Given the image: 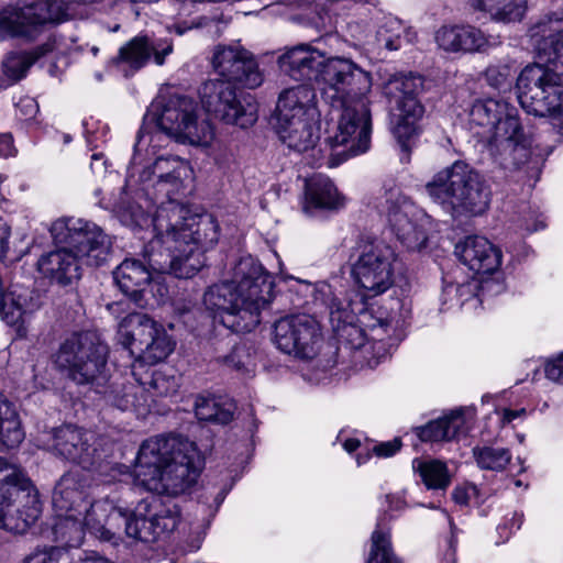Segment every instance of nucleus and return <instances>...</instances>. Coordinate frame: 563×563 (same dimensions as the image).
I'll return each mask as SVG.
<instances>
[{
	"mask_svg": "<svg viewBox=\"0 0 563 563\" xmlns=\"http://www.w3.org/2000/svg\"><path fill=\"white\" fill-rule=\"evenodd\" d=\"M397 254L384 242L365 245L353 264L352 275L356 284L369 296L386 292L394 285Z\"/></svg>",
	"mask_w": 563,
	"mask_h": 563,
	"instance_id": "obj_21",
	"label": "nucleus"
},
{
	"mask_svg": "<svg viewBox=\"0 0 563 563\" xmlns=\"http://www.w3.org/2000/svg\"><path fill=\"white\" fill-rule=\"evenodd\" d=\"M99 205L113 211L129 227H153L156 236L163 238L166 253L151 254V265L156 269H170L177 278H191L205 265L203 253L219 240V224L211 214L186 218L179 202L162 203L153 218L139 202L130 201L121 188L118 198L101 199Z\"/></svg>",
	"mask_w": 563,
	"mask_h": 563,
	"instance_id": "obj_1",
	"label": "nucleus"
},
{
	"mask_svg": "<svg viewBox=\"0 0 563 563\" xmlns=\"http://www.w3.org/2000/svg\"><path fill=\"white\" fill-rule=\"evenodd\" d=\"M40 54L27 52H14L7 55L2 62L3 74L12 82L22 79L29 68L36 62Z\"/></svg>",
	"mask_w": 563,
	"mask_h": 563,
	"instance_id": "obj_46",
	"label": "nucleus"
},
{
	"mask_svg": "<svg viewBox=\"0 0 563 563\" xmlns=\"http://www.w3.org/2000/svg\"><path fill=\"white\" fill-rule=\"evenodd\" d=\"M367 563H400L393 552L389 532L382 528L380 521L372 533V548Z\"/></svg>",
	"mask_w": 563,
	"mask_h": 563,
	"instance_id": "obj_45",
	"label": "nucleus"
},
{
	"mask_svg": "<svg viewBox=\"0 0 563 563\" xmlns=\"http://www.w3.org/2000/svg\"><path fill=\"white\" fill-rule=\"evenodd\" d=\"M55 523L53 526V533L56 541L64 542L69 548L79 547L85 538V514L67 512L62 516L55 515Z\"/></svg>",
	"mask_w": 563,
	"mask_h": 563,
	"instance_id": "obj_40",
	"label": "nucleus"
},
{
	"mask_svg": "<svg viewBox=\"0 0 563 563\" xmlns=\"http://www.w3.org/2000/svg\"><path fill=\"white\" fill-rule=\"evenodd\" d=\"M24 437L14 405L0 394V445L7 449L16 448Z\"/></svg>",
	"mask_w": 563,
	"mask_h": 563,
	"instance_id": "obj_39",
	"label": "nucleus"
},
{
	"mask_svg": "<svg viewBox=\"0 0 563 563\" xmlns=\"http://www.w3.org/2000/svg\"><path fill=\"white\" fill-rule=\"evenodd\" d=\"M380 211L404 246L410 251H420L426 246V224L429 219L398 187L385 191Z\"/></svg>",
	"mask_w": 563,
	"mask_h": 563,
	"instance_id": "obj_19",
	"label": "nucleus"
},
{
	"mask_svg": "<svg viewBox=\"0 0 563 563\" xmlns=\"http://www.w3.org/2000/svg\"><path fill=\"white\" fill-rule=\"evenodd\" d=\"M235 410L234 404L229 399L197 396L195 400V413L199 420L229 423Z\"/></svg>",
	"mask_w": 563,
	"mask_h": 563,
	"instance_id": "obj_41",
	"label": "nucleus"
},
{
	"mask_svg": "<svg viewBox=\"0 0 563 563\" xmlns=\"http://www.w3.org/2000/svg\"><path fill=\"white\" fill-rule=\"evenodd\" d=\"M82 265L85 263L68 246L45 254L37 262L38 271L62 286H67L79 279Z\"/></svg>",
	"mask_w": 563,
	"mask_h": 563,
	"instance_id": "obj_35",
	"label": "nucleus"
},
{
	"mask_svg": "<svg viewBox=\"0 0 563 563\" xmlns=\"http://www.w3.org/2000/svg\"><path fill=\"white\" fill-rule=\"evenodd\" d=\"M205 26L208 27L209 32H211V29L214 27V33H220V20H217L216 18H203Z\"/></svg>",
	"mask_w": 563,
	"mask_h": 563,
	"instance_id": "obj_64",
	"label": "nucleus"
},
{
	"mask_svg": "<svg viewBox=\"0 0 563 563\" xmlns=\"http://www.w3.org/2000/svg\"><path fill=\"white\" fill-rule=\"evenodd\" d=\"M318 122L319 120H309L300 123L295 121L276 124L282 142L295 152L306 153L307 163L313 167L329 165V148L323 142L319 148H316L319 141Z\"/></svg>",
	"mask_w": 563,
	"mask_h": 563,
	"instance_id": "obj_28",
	"label": "nucleus"
},
{
	"mask_svg": "<svg viewBox=\"0 0 563 563\" xmlns=\"http://www.w3.org/2000/svg\"><path fill=\"white\" fill-rule=\"evenodd\" d=\"M473 456L482 470L503 471L511 460V453L508 449L497 446H475Z\"/></svg>",
	"mask_w": 563,
	"mask_h": 563,
	"instance_id": "obj_44",
	"label": "nucleus"
},
{
	"mask_svg": "<svg viewBox=\"0 0 563 563\" xmlns=\"http://www.w3.org/2000/svg\"><path fill=\"white\" fill-rule=\"evenodd\" d=\"M416 40L417 32L394 16L386 18L376 33L378 47L389 52L399 49L404 44H412Z\"/></svg>",
	"mask_w": 563,
	"mask_h": 563,
	"instance_id": "obj_38",
	"label": "nucleus"
},
{
	"mask_svg": "<svg viewBox=\"0 0 563 563\" xmlns=\"http://www.w3.org/2000/svg\"><path fill=\"white\" fill-rule=\"evenodd\" d=\"M312 288L313 301L316 305L324 306L329 311L330 321L335 331L343 329L349 334L357 332L358 329L354 324H358L360 331L375 332L382 330L387 332L391 327V319L384 316L383 312L376 311L373 307H368L364 295L351 290L344 299H340L328 283L321 282Z\"/></svg>",
	"mask_w": 563,
	"mask_h": 563,
	"instance_id": "obj_10",
	"label": "nucleus"
},
{
	"mask_svg": "<svg viewBox=\"0 0 563 563\" xmlns=\"http://www.w3.org/2000/svg\"><path fill=\"white\" fill-rule=\"evenodd\" d=\"M200 101L206 112L224 124L240 128L251 126L257 119L251 96L224 80H208L199 89Z\"/></svg>",
	"mask_w": 563,
	"mask_h": 563,
	"instance_id": "obj_18",
	"label": "nucleus"
},
{
	"mask_svg": "<svg viewBox=\"0 0 563 563\" xmlns=\"http://www.w3.org/2000/svg\"><path fill=\"white\" fill-rule=\"evenodd\" d=\"M173 53L170 38H156L148 35H137L119 49L114 63L130 76L144 67L151 56L157 65L165 63L166 56Z\"/></svg>",
	"mask_w": 563,
	"mask_h": 563,
	"instance_id": "obj_27",
	"label": "nucleus"
},
{
	"mask_svg": "<svg viewBox=\"0 0 563 563\" xmlns=\"http://www.w3.org/2000/svg\"><path fill=\"white\" fill-rule=\"evenodd\" d=\"M144 143V135L139 133L137 142L134 145V153L131 161L130 173L133 174L134 169L143 164L142 145Z\"/></svg>",
	"mask_w": 563,
	"mask_h": 563,
	"instance_id": "obj_56",
	"label": "nucleus"
},
{
	"mask_svg": "<svg viewBox=\"0 0 563 563\" xmlns=\"http://www.w3.org/2000/svg\"><path fill=\"white\" fill-rule=\"evenodd\" d=\"M201 466L202 460L196 444L179 435L151 438L139 450L134 482L153 493L145 498L155 496L174 506L175 526L170 532L179 521V509L170 496L183 494L195 485Z\"/></svg>",
	"mask_w": 563,
	"mask_h": 563,
	"instance_id": "obj_3",
	"label": "nucleus"
},
{
	"mask_svg": "<svg viewBox=\"0 0 563 563\" xmlns=\"http://www.w3.org/2000/svg\"><path fill=\"white\" fill-rule=\"evenodd\" d=\"M463 410H454L424 426L415 428L416 435L422 442H442L459 440L468 432Z\"/></svg>",
	"mask_w": 563,
	"mask_h": 563,
	"instance_id": "obj_36",
	"label": "nucleus"
},
{
	"mask_svg": "<svg viewBox=\"0 0 563 563\" xmlns=\"http://www.w3.org/2000/svg\"><path fill=\"white\" fill-rule=\"evenodd\" d=\"M401 446V442L399 439H394L391 441L382 442L379 444L374 445L373 451L377 456L380 457H389L394 455L397 451H399Z\"/></svg>",
	"mask_w": 563,
	"mask_h": 563,
	"instance_id": "obj_55",
	"label": "nucleus"
},
{
	"mask_svg": "<svg viewBox=\"0 0 563 563\" xmlns=\"http://www.w3.org/2000/svg\"><path fill=\"white\" fill-rule=\"evenodd\" d=\"M118 342L136 356V363L150 365L164 361L175 347L165 328L140 312L129 313L120 322Z\"/></svg>",
	"mask_w": 563,
	"mask_h": 563,
	"instance_id": "obj_14",
	"label": "nucleus"
},
{
	"mask_svg": "<svg viewBox=\"0 0 563 563\" xmlns=\"http://www.w3.org/2000/svg\"><path fill=\"white\" fill-rule=\"evenodd\" d=\"M166 253L163 238L156 236L144 247V261L125 258L113 272V279L120 290L139 307L150 303V297L161 303L167 296V287L161 282L162 274H173L170 269H156L151 265V254Z\"/></svg>",
	"mask_w": 563,
	"mask_h": 563,
	"instance_id": "obj_11",
	"label": "nucleus"
},
{
	"mask_svg": "<svg viewBox=\"0 0 563 563\" xmlns=\"http://www.w3.org/2000/svg\"><path fill=\"white\" fill-rule=\"evenodd\" d=\"M178 387V380L174 376L155 371L148 383L111 386V389L106 391V400L121 411L133 409L137 413H144L148 408L147 396L144 395V391H152L154 396L167 397L176 394Z\"/></svg>",
	"mask_w": 563,
	"mask_h": 563,
	"instance_id": "obj_24",
	"label": "nucleus"
},
{
	"mask_svg": "<svg viewBox=\"0 0 563 563\" xmlns=\"http://www.w3.org/2000/svg\"><path fill=\"white\" fill-rule=\"evenodd\" d=\"M449 521H450V527H451V532H452V538L450 540V544H449V549L448 551L445 552L441 563H456V558H455V545H454V523L452 521L451 518H449Z\"/></svg>",
	"mask_w": 563,
	"mask_h": 563,
	"instance_id": "obj_59",
	"label": "nucleus"
},
{
	"mask_svg": "<svg viewBox=\"0 0 563 563\" xmlns=\"http://www.w3.org/2000/svg\"><path fill=\"white\" fill-rule=\"evenodd\" d=\"M317 108V93L308 84L284 89L278 97L276 106V124L286 122H303L319 120Z\"/></svg>",
	"mask_w": 563,
	"mask_h": 563,
	"instance_id": "obj_30",
	"label": "nucleus"
},
{
	"mask_svg": "<svg viewBox=\"0 0 563 563\" xmlns=\"http://www.w3.org/2000/svg\"><path fill=\"white\" fill-rule=\"evenodd\" d=\"M192 177L190 164L179 156H159L151 166H144L140 174L143 184H150L158 194L177 202L176 196L185 187V181Z\"/></svg>",
	"mask_w": 563,
	"mask_h": 563,
	"instance_id": "obj_26",
	"label": "nucleus"
},
{
	"mask_svg": "<svg viewBox=\"0 0 563 563\" xmlns=\"http://www.w3.org/2000/svg\"><path fill=\"white\" fill-rule=\"evenodd\" d=\"M473 9L485 12L498 23H514L523 19L527 0H468Z\"/></svg>",
	"mask_w": 563,
	"mask_h": 563,
	"instance_id": "obj_37",
	"label": "nucleus"
},
{
	"mask_svg": "<svg viewBox=\"0 0 563 563\" xmlns=\"http://www.w3.org/2000/svg\"><path fill=\"white\" fill-rule=\"evenodd\" d=\"M88 488L89 476L85 471L64 474L52 497L55 515L85 514L88 530L107 541H111L123 528L129 538L155 542L161 534L170 531L175 526L174 506L158 497L143 498L130 511L109 498L90 503Z\"/></svg>",
	"mask_w": 563,
	"mask_h": 563,
	"instance_id": "obj_2",
	"label": "nucleus"
},
{
	"mask_svg": "<svg viewBox=\"0 0 563 563\" xmlns=\"http://www.w3.org/2000/svg\"><path fill=\"white\" fill-rule=\"evenodd\" d=\"M424 189L430 199L455 220L483 216L492 198L485 178L463 161L438 172Z\"/></svg>",
	"mask_w": 563,
	"mask_h": 563,
	"instance_id": "obj_5",
	"label": "nucleus"
},
{
	"mask_svg": "<svg viewBox=\"0 0 563 563\" xmlns=\"http://www.w3.org/2000/svg\"><path fill=\"white\" fill-rule=\"evenodd\" d=\"M329 58L309 44L287 49L278 57L279 68L295 80L321 81Z\"/></svg>",
	"mask_w": 563,
	"mask_h": 563,
	"instance_id": "obj_31",
	"label": "nucleus"
},
{
	"mask_svg": "<svg viewBox=\"0 0 563 563\" xmlns=\"http://www.w3.org/2000/svg\"><path fill=\"white\" fill-rule=\"evenodd\" d=\"M85 136L87 144L91 147H98V142H106L108 135V126L98 120H85L84 123Z\"/></svg>",
	"mask_w": 563,
	"mask_h": 563,
	"instance_id": "obj_50",
	"label": "nucleus"
},
{
	"mask_svg": "<svg viewBox=\"0 0 563 563\" xmlns=\"http://www.w3.org/2000/svg\"><path fill=\"white\" fill-rule=\"evenodd\" d=\"M345 198L333 181L323 175H316L306 181L302 210L314 216L321 211L335 212L344 208Z\"/></svg>",
	"mask_w": 563,
	"mask_h": 563,
	"instance_id": "obj_34",
	"label": "nucleus"
},
{
	"mask_svg": "<svg viewBox=\"0 0 563 563\" xmlns=\"http://www.w3.org/2000/svg\"><path fill=\"white\" fill-rule=\"evenodd\" d=\"M455 255L476 274H493L503 261L501 250L482 235L465 236L455 245Z\"/></svg>",
	"mask_w": 563,
	"mask_h": 563,
	"instance_id": "obj_32",
	"label": "nucleus"
},
{
	"mask_svg": "<svg viewBox=\"0 0 563 563\" xmlns=\"http://www.w3.org/2000/svg\"><path fill=\"white\" fill-rule=\"evenodd\" d=\"M273 341L285 354L312 358L322 339L318 321L309 314H290L274 324Z\"/></svg>",
	"mask_w": 563,
	"mask_h": 563,
	"instance_id": "obj_22",
	"label": "nucleus"
},
{
	"mask_svg": "<svg viewBox=\"0 0 563 563\" xmlns=\"http://www.w3.org/2000/svg\"><path fill=\"white\" fill-rule=\"evenodd\" d=\"M274 298V277L252 256L241 257L233 268L232 279L207 289L203 305L232 332L254 330L261 322V311Z\"/></svg>",
	"mask_w": 563,
	"mask_h": 563,
	"instance_id": "obj_4",
	"label": "nucleus"
},
{
	"mask_svg": "<svg viewBox=\"0 0 563 563\" xmlns=\"http://www.w3.org/2000/svg\"><path fill=\"white\" fill-rule=\"evenodd\" d=\"M525 415H526L525 409H520V410L504 409L503 413H501V422H503V424H506V423H509V422L514 421L515 419H517L521 416H525Z\"/></svg>",
	"mask_w": 563,
	"mask_h": 563,
	"instance_id": "obj_62",
	"label": "nucleus"
},
{
	"mask_svg": "<svg viewBox=\"0 0 563 563\" xmlns=\"http://www.w3.org/2000/svg\"><path fill=\"white\" fill-rule=\"evenodd\" d=\"M413 468L419 473L422 482L429 489H445L450 483V474L446 465L438 460H413Z\"/></svg>",
	"mask_w": 563,
	"mask_h": 563,
	"instance_id": "obj_42",
	"label": "nucleus"
},
{
	"mask_svg": "<svg viewBox=\"0 0 563 563\" xmlns=\"http://www.w3.org/2000/svg\"><path fill=\"white\" fill-rule=\"evenodd\" d=\"M477 493L476 486L463 485L454 488L452 493L453 500L459 505H467L472 497Z\"/></svg>",
	"mask_w": 563,
	"mask_h": 563,
	"instance_id": "obj_54",
	"label": "nucleus"
},
{
	"mask_svg": "<svg viewBox=\"0 0 563 563\" xmlns=\"http://www.w3.org/2000/svg\"><path fill=\"white\" fill-rule=\"evenodd\" d=\"M517 89L519 103L527 113L556 120L563 134V86L560 76L542 64L527 65L517 78Z\"/></svg>",
	"mask_w": 563,
	"mask_h": 563,
	"instance_id": "obj_12",
	"label": "nucleus"
},
{
	"mask_svg": "<svg viewBox=\"0 0 563 563\" xmlns=\"http://www.w3.org/2000/svg\"><path fill=\"white\" fill-rule=\"evenodd\" d=\"M16 110L20 113L21 120H31L35 118L38 112V104L33 98H23L16 104Z\"/></svg>",
	"mask_w": 563,
	"mask_h": 563,
	"instance_id": "obj_53",
	"label": "nucleus"
},
{
	"mask_svg": "<svg viewBox=\"0 0 563 563\" xmlns=\"http://www.w3.org/2000/svg\"><path fill=\"white\" fill-rule=\"evenodd\" d=\"M440 48L450 53L483 52L489 44L486 34L474 25H443L435 32Z\"/></svg>",
	"mask_w": 563,
	"mask_h": 563,
	"instance_id": "obj_33",
	"label": "nucleus"
},
{
	"mask_svg": "<svg viewBox=\"0 0 563 563\" xmlns=\"http://www.w3.org/2000/svg\"><path fill=\"white\" fill-rule=\"evenodd\" d=\"M70 560L68 551L64 548L44 547L35 549L23 563H70Z\"/></svg>",
	"mask_w": 563,
	"mask_h": 563,
	"instance_id": "obj_47",
	"label": "nucleus"
},
{
	"mask_svg": "<svg viewBox=\"0 0 563 563\" xmlns=\"http://www.w3.org/2000/svg\"><path fill=\"white\" fill-rule=\"evenodd\" d=\"M478 290L479 283L476 279H471L462 284L449 283L442 290V303L449 305V308L454 306L463 307L466 303L476 305L479 301Z\"/></svg>",
	"mask_w": 563,
	"mask_h": 563,
	"instance_id": "obj_43",
	"label": "nucleus"
},
{
	"mask_svg": "<svg viewBox=\"0 0 563 563\" xmlns=\"http://www.w3.org/2000/svg\"><path fill=\"white\" fill-rule=\"evenodd\" d=\"M357 3L377 5V0H329L328 10L338 15H346Z\"/></svg>",
	"mask_w": 563,
	"mask_h": 563,
	"instance_id": "obj_51",
	"label": "nucleus"
},
{
	"mask_svg": "<svg viewBox=\"0 0 563 563\" xmlns=\"http://www.w3.org/2000/svg\"><path fill=\"white\" fill-rule=\"evenodd\" d=\"M41 515L37 492L23 471L0 457V528L24 533Z\"/></svg>",
	"mask_w": 563,
	"mask_h": 563,
	"instance_id": "obj_8",
	"label": "nucleus"
},
{
	"mask_svg": "<svg viewBox=\"0 0 563 563\" xmlns=\"http://www.w3.org/2000/svg\"><path fill=\"white\" fill-rule=\"evenodd\" d=\"M372 115L369 100L331 108L324 145L329 148V166H338L371 146Z\"/></svg>",
	"mask_w": 563,
	"mask_h": 563,
	"instance_id": "obj_7",
	"label": "nucleus"
},
{
	"mask_svg": "<svg viewBox=\"0 0 563 563\" xmlns=\"http://www.w3.org/2000/svg\"><path fill=\"white\" fill-rule=\"evenodd\" d=\"M153 109L159 130L177 142L200 147L211 145L214 129L207 119L200 118L192 98L175 95L162 106H153Z\"/></svg>",
	"mask_w": 563,
	"mask_h": 563,
	"instance_id": "obj_13",
	"label": "nucleus"
},
{
	"mask_svg": "<svg viewBox=\"0 0 563 563\" xmlns=\"http://www.w3.org/2000/svg\"><path fill=\"white\" fill-rule=\"evenodd\" d=\"M90 168L92 173L102 175L107 172V161L102 153H95L91 155Z\"/></svg>",
	"mask_w": 563,
	"mask_h": 563,
	"instance_id": "obj_58",
	"label": "nucleus"
},
{
	"mask_svg": "<svg viewBox=\"0 0 563 563\" xmlns=\"http://www.w3.org/2000/svg\"><path fill=\"white\" fill-rule=\"evenodd\" d=\"M421 78L413 75H394L384 86V93L389 102L396 104L398 114L393 126V134L404 148L417 134V123L423 114V107L417 99Z\"/></svg>",
	"mask_w": 563,
	"mask_h": 563,
	"instance_id": "obj_20",
	"label": "nucleus"
},
{
	"mask_svg": "<svg viewBox=\"0 0 563 563\" xmlns=\"http://www.w3.org/2000/svg\"><path fill=\"white\" fill-rule=\"evenodd\" d=\"M12 135L9 133L0 134V156L10 157L14 155Z\"/></svg>",
	"mask_w": 563,
	"mask_h": 563,
	"instance_id": "obj_57",
	"label": "nucleus"
},
{
	"mask_svg": "<svg viewBox=\"0 0 563 563\" xmlns=\"http://www.w3.org/2000/svg\"><path fill=\"white\" fill-rule=\"evenodd\" d=\"M108 352L96 332H76L59 345L55 364L78 385L102 386L108 380Z\"/></svg>",
	"mask_w": 563,
	"mask_h": 563,
	"instance_id": "obj_9",
	"label": "nucleus"
},
{
	"mask_svg": "<svg viewBox=\"0 0 563 563\" xmlns=\"http://www.w3.org/2000/svg\"><path fill=\"white\" fill-rule=\"evenodd\" d=\"M55 242L71 249L87 266L103 265L111 251V239L96 223L84 219H59L52 224Z\"/></svg>",
	"mask_w": 563,
	"mask_h": 563,
	"instance_id": "obj_17",
	"label": "nucleus"
},
{
	"mask_svg": "<svg viewBox=\"0 0 563 563\" xmlns=\"http://www.w3.org/2000/svg\"><path fill=\"white\" fill-rule=\"evenodd\" d=\"M530 36L539 60L552 66L548 69L555 75H563V20L545 16L530 29Z\"/></svg>",
	"mask_w": 563,
	"mask_h": 563,
	"instance_id": "obj_29",
	"label": "nucleus"
},
{
	"mask_svg": "<svg viewBox=\"0 0 563 563\" xmlns=\"http://www.w3.org/2000/svg\"><path fill=\"white\" fill-rule=\"evenodd\" d=\"M472 123L487 129L503 147L501 165L507 169H521L531 158V137L525 132L516 107L504 99L476 100L470 111Z\"/></svg>",
	"mask_w": 563,
	"mask_h": 563,
	"instance_id": "obj_6",
	"label": "nucleus"
},
{
	"mask_svg": "<svg viewBox=\"0 0 563 563\" xmlns=\"http://www.w3.org/2000/svg\"><path fill=\"white\" fill-rule=\"evenodd\" d=\"M212 66L221 80L255 89L263 82L255 57L240 46H219L212 56Z\"/></svg>",
	"mask_w": 563,
	"mask_h": 563,
	"instance_id": "obj_25",
	"label": "nucleus"
},
{
	"mask_svg": "<svg viewBox=\"0 0 563 563\" xmlns=\"http://www.w3.org/2000/svg\"><path fill=\"white\" fill-rule=\"evenodd\" d=\"M545 376L552 382L563 384V353L545 363Z\"/></svg>",
	"mask_w": 563,
	"mask_h": 563,
	"instance_id": "obj_52",
	"label": "nucleus"
},
{
	"mask_svg": "<svg viewBox=\"0 0 563 563\" xmlns=\"http://www.w3.org/2000/svg\"><path fill=\"white\" fill-rule=\"evenodd\" d=\"M361 446V441L355 438H347L343 441V449L349 452L353 453Z\"/></svg>",
	"mask_w": 563,
	"mask_h": 563,
	"instance_id": "obj_63",
	"label": "nucleus"
},
{
	"mask_svg": "<svg viewBox=\"0 0 563 563\" xmlns=\"http://www.w3.org/2000/svg\"><path fill=\"white\" fill-rule=\"evenodd\" d=\"M223 364L238 372H250L251 353L244 344L235 345L222 360Z\"/></svg>",
	"mask_w": 563,
	"mask_h": 563,
	"instance_id": "obj_49",
	"label": "nucleus"
},
{
	"mask_svg": "<svg viewBox=\"0 0 563 563\" xmlns=\"http://www.w3.org/2000/svg\"><path fill=\"white\" fill-rule=\"evenodd\" d=\"M10 229L5 223H0V251L5 254L9 250Z\"/></svg>",
	"mask_w": 563,
	"mask_h": 563,
	"instance_id": "obj_61",
	"label": "nucleus"
},
{
	"mask_svg": "<svg viewBox=\"0 0 563 563\" xmlns=\"http://www.w3.org/2000/svg\"><path fill=\"white\" fill-rule=\"evenodd\" d=\"M320 84L323 100L333 108L368 100L372 76L350 59L332 57Z\"/></svg>",
	"mask_w": 563,
	"mask_h": 563,
	"instance_id": "obj_15",
	"label": "nucleus"
},
{
	"mask_svg": "<svg viewBox=\"0 0 563 563\" xmlns=\"http://www.w3.org/2000/svg\"><path fill=\"white\" fill-rule=\"evenodd\" d=\"M515 69L510 64L498 63L490 65L485 71V78L489 86L496 89H504L510 87Z\"/></svg>",
	"mask_w": 563,
	"mask_h": 563,
	"instance_id": "obj_48",
	"label": "nucleus"
},
{
	"mask_svg": "<svg viewBox=\"0 0 563 563\" xmlns=\"http://www.w3.org/2000/svg\"><path fill=\"white\" fill-rule=\"evenodd\" d=\"M68 16L67 0H32L22 7H5L0 11V42L11 37L32 38L38 26L59 23Z\"/></svg>",
	"mask_w": 563,
	"mask_h": 563,
	"instance_id": "obj_16",
	"label": "nucleus"
},
{
	"mask_svg": "<svg viewBox=\"0 0 563 563\" xmlns=\"http://www.w3.org/2000/svg\"><path fill=\"white\" fill-rule=\"evenodd\" d=\"M48 435L47 449L55 455L76 463L87 471L100 465L101 453L93 432L73 424H64L53 429Z\"/></svg>",
	"mask_w": 563,
	"mask_h": 563,
	"instance_id": "obj_23",
	"label": "nucleus"
},
{
	"mask_svg": "<svg viewBox=\"0 0 563 563\" xmlns=\"http://www.w3.org/2000/svg\"><path fill=\"white\" fill-rule=\"evenodd\" d=\"M76 563H113L107 558H103L99 555L96 552H84L82 555H80Z\"/></svg>",
	"mask_w": 563,
	"mask_h": 563,
	"instance_id": "obj_60",
	"label": "nucleus"
}]
</instances>
